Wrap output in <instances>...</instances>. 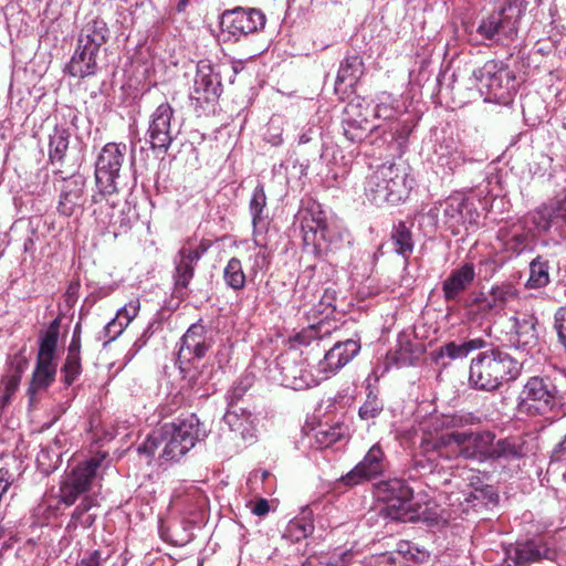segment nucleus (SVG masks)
I'll list each match as a JSON object with an SVG mask.
<instances>
[{"mask_svg":"<svg viewBox=\"0 0 566 566\" xmlns=\"http://www.w3.org/2000/svg\"><path fill=\"white\" fill-rule=\"evenodd\" d=\"M126 154L125 144L107 143L95 163V180L99 189L97 195L117 192V179Z\"/></svg>","mask_w":566,"mask_h":566,"instance_id":"13","label":"nucleus"},{"mask_svg":"<svg viewBox=\"0 0 566 566\" xmlns=\"http://www.w3.org/2000/svg\"><path fill=\"white\" fill-rule=\"evenodd\" d=\"M505 252L518 256L522 253L533 250V238L531 230L526 229L521 222L510 227H501L496 234Z\"/></svg>","mask_w":566,"mask_h":566,"instance_id":"27","label":"nucleus"},{"mask_svg":"<svg viewBox=\"0 0 566 566\" xmlns=\"http://www.w3.org/2000/svg\"><path fill=\"white\" fill-rule=\"evenodd\" d=\"M175 109L168 102L159 104L149 115L145 143L158 154H167L172 142L179 135V128L172 124Z\"/></svg>","mask_w":566,"mask_h":566,"instance_id":"11","label":"nucleus"},{"mask_svg":"<svg viewBox=\"0 0 566 566\" xmlns=\"http://www.w3.org/2000/svg\"><path fill=\"white\" fill-rule=\"evenodd\" d=\"M463 307L472 319L486 318L497 310L491 295L488 296L483 292H472L464 300Z\"/></svg>","mask_w":566,"mask_h":566,"instance_id":"41","label":"nucleus"},{"mask_svg":"<svg viewBox=\"0 0 566 566\" xmlns=\"http://www.w3.org/2000/svg\"><path fill=\"white\" fill-rule=\"evenodd\" d=\"M360 104L350 102L345 107L343 117L344 136L350 143H361L376 126L370 125L368 118L359 111Z\"/></svg>","mask_w":566,"mask_h":566,"instance_id":"29","label":"nucleus"},{"mask_svg":"<svg viewBox=\"0 0 566 566\" xmlns=\"http://www.w3.org/2000/svg\"><path fill=\"white\" fill-rule=\"evenodd\" d=\"M206 328L200 323L190 325L185 335L180 338V348H188L192 344L199 343L206 339Z\"/></svg>","mask_w":566,"mask_h":566,"instance_id":"57","label":"nucleus"},{"mask_svg":"<svg viewBox=\"0 0 566 566\" xmlns=\"http://www.w3.org/2000/svg\"><path fill=\"white\" fill-rule=\"evenodd\" d=\"M476 276L473 263L467 262L453 269L442 282V293L446 302L460 303L464 292Z\"/></svg>","mask_w":566,"mask_h":566,"instance_id":"23","label":"nucleus"},{"mask_svg":"<svg viewBox=\"0 0 566 566\" xmlns=\"http://www.w3.org/2000/svg\"><path fill=\"white\" fill-rule=\"evenodd\" d=\"M390 242L394 247V251L408 260L413 252L415 242L410 227L403 221H399L392 226L390 232Z\"/></svg>","mask_w":566,"mask_h":566,"instance_id":"40","label":"nucleus"},{"mask_svg":"<svg viewBox=\"0 0 566 566\" xmlns=\"http://www.w3.org/2000/svg\"><path fill=\"white\" fill-rule=\"evenodd\" d=\"M522 363L499 347L481 352L471 360L469 385L481 391H494L503 384L515 380Z\"/></svg>","mask_w":566,"mask_h":566,"instance_id":"1","label":"nucleus"},{"mask_svg":"<svg viewBox=\"0 0 566 566\" xmlns=\"http://www.w3.org/2000/svg\"><path fill=\"white\" fill-rule=\"evenodd\" d=\"M140 310V303L138 300H133L120 307L116 313V318L127 327L128 324L136 317Z\"/></svg>","mask_w":566,"mask_h":566,"instance_id":"61","label":"nucleus"},{"mask_svg":"<svg viewBox=\"0 0 566 566\" xmlns=\"http://www.w3.org/2000/svg\"><path fill=\"white\" fill-rule=\"evenodd\" d=\"M86 180L82 175H73L63 181L57 211L64 217L78 216L85 203Z\"/></svg>","mask_w":566,"mask_h":566,"instance_id":"22","label":"nucleus"},{"mask_svg":"<svg viewBox=\"0 0 566 566\" xmlns=\"http://www.w3.org/2000/svg\"><path fill=\"white\" fill-rule=\"evenodd\" d=\"M55 376L56 363L36 360L28 388L30 399H34L38 392L46 390L55 380Z\"/></svg>","mask_w":566,"mask_h":566,"instance_id":"35","label":"nucleus"},{"mask_svg":"<svg viewBox=\"0 0 566 566\" xmlns=\"http://www.w3.org/2000/svg\"><path fill=\"white\" fill-rule=\"evenodd\" d=\"M549 261L542 255L536 256L530 262V276L526 282L528 289H541L548 285Z\"/></svg>","mask_w":566,"mask_h":566,"instance_id":"44","label":"nucleus"},{"mask_svg":"<svg viewBox=\"0 0 566 566\" xmlns=\"http://www.w3.org/2000/svg\"><path fill=\"white\" fill-rule=\"evenodd\" d=\"M207 248L199 245L196 249L182 247L175 256L174 294L184 300L187 297L188 286L195 275V266L202 258Z\"/></svg>","mask_w":566,"mask_h":566,"instance_id":"19","label":"nucleus"},{"mask_svg":"<svg viewBox=\"0 0 566 566\" xmlns=\"http://www.w3.org/2000/svg\"><path fill=\"white\" fill-rule=\"evenodd\" d=\"M374 114L376 118L394 122L400 117H405L407 108L399 97L387 92H381L376 97Z\"/></svg>","mask_w":566,"mask_h":566,"instance_id":"34","label":"nucleus"},{"mask_svg":"<svg viewBox=\"0 0 566 566\" xmlns=\"http://www.w3.org/2000/svg\"><path fill=\"white\" fill-rule=\"evenodd\" d=\"M160 446H163L161 428L147 436L144 442L137 447V453L145 455L147 462H150Z\"/></svg>","mask_w":566,"mask_h":566,"instance_id":"53","label":"nucleus"},{"mask_svg":"<svg viewBox=\"0 0 566 566\" xmlns=\"http://www.w3.org/2000/svg\"><path fill=\"white\" fill-rule=\"evenodd\" d=\"M106 195H94L92 201L96 206L93 214L96 222L113 233L114 237L127 233L137 221V213L134 208L125 205L122 207L111 202Z\"/></svg>","mask_w":566,"mask_h":566,"instance_id":"14","label":"nucleus"},{"mask_svg":"<svg viewBox=\"0 0 566 566\" xmlns=\"http://www.w3.org/2000/svg\"><path fill=\"white\" fill-rule=\"evenodd\" d=\"M434 442L436 440H423L421 442V452L412 458L407 469L408 479L417 480L426 475L432 474L438 470L439 463L437 461V458L443 455L444 449L441 450L440 454L438 451H433L431 448L430 450H424L423 448V444Z\"/></svg>","mask_w":566,"mask_h":566,"instance_id":"31","label":"nucleus"},{"mask_svg":"<svg viewBox=\"0 0 566 566\" xmlns=\"http://www.w3.org/2000/svg\"><path fill=\"white\" fill-rule=\"evenodd\" d=\"M94 505L95 500L92 496L85 495L72 513L73 522L83 527L92 526L95 522V515L88 514V511Z\"/></svg>","mask_w":566,"mask_h":566,"instance_id":"49","label":"nucleus"},{"mask_svg":"<svg viewBox=\"0 0 566 566\" xmlns=\"http://www.w3.org/2000/svg\"><path fill=\"white\" fill-rule=\"evenodd\" d=\"M266 24L264 12L256 8L238 7L222 14L221 29L235 41L262 31Z\"/></svg>","mask_w":566,"mask_h":566,"instance_id":"16","label":"nucleus"},{"mask_svg":"<svg viewBox=\"0 0 566 566\" xmlns=\"http://www.w3.org/2000/svg\"><path fill=\"white\" fill-rule=\"evenodd\" d=\"M442 223L457 235L461 228L476 227L480 213L473 199L455 192L440 202Z\"/></svg>","mask_w":566,"mask_h":566,"instance_id":"15","label":"nucleus"},{"mask_svg":"<svg viewBox=\"0 0 566 566\" xmlns=\"http://www.w3.org/2000/svg\"><path fill=\"white\" fill-rule=\"evenodd\" d=\"M491 300L494 301L497 310L502 308L507 302L517 297V290L512 283H502L492 286L490 291Z\"/></svg>","mask_w":566,"mask_h":566,"instance_id":"51","label":"nucleus"},{"mask_svg":"<svg viewBox=\"0 0 566 566\" xmlns=\"http://www.w3.org/2000/svg\"><path fill=\"white\" fill-rule=\"evenodd\" d=\"M61 321L59 317L54 318L46 331L40 336L39 352L36 360L55 363V352L57 347L59 333Z\"/></svg>","mask_w":566,"mask_h":566,"instance_id":"38","label":"nucleus"},{"mask_svg":"<svg viewBox=\"0 0 566 566\" xmlns=\"http://www.w3.org/2000/svg\"><path fill=\"white\" fill-rule=\"evenodd\" d=\"M384 408L382 401L374 392H369L365 402L360 406L358 415L363 420H369L376 418Z\"/></svg>","mask_w":566,"mask_h":566,"instance_id":"54","label":"nucleus"},{"mask_svg":"<svg viewBox=\"0 0 566 566\" xmlns=\"http://www.w3.org/2000/svg\"><path fill=\"white\" fill-rule=\"evenodd\" d=\"M437 172L452 174L465 159L461 143L452 135L443 136L434 149Z\"/></svg>","mask_w":566,"mask_h":566,"instance_id":"24","label":"nucleus"},{"mask_svg":"<svg viewBox=\"0 0 566 566\" xmlns=\"http://www.w3.org/2000/svg\"><path fill=\"white\" fill-rule=\"evenodd\" d=\"M253 385V377L245 375L239 378L227 392L228 409H239L238 402Z\"/></svg>","mask_w":566,"mask_h":566,"instance_id":"48","label":"nucleus"},{"mask_svg":"<svg viewBox=\"0 0 566 566\" xmlns=\"http://www.w3.org/2000/svg\"><path fill=\"white\" fill-rule=\"evenodd\" d=\"M313 522L304 517L292 520L287 526L289 536L296 542L306 538L313 533Z\"/></svg>","mask_w":566,"mask_h":566,"instance_id":"52","label":"nucleus"},{"mask_svg":"<svg viewBox=\"0 0 566 566\" xmlns=\"http://www.w3.org/2000/svg\"><path fill=\"white\" fill-rule=\"evenodd\" d=\"M327 562H328V566H347L352 558H353V553L350 549H347V551H334L332 554H324Z\"/></svg>","mask_w":566,"mask_h":566,"instance_id":"64","label":"nucleus"},{"mask_svg":"<svg viewBox=\"0 0 566 566\" xmlns=\"http://www.w3.org/2000/svg\"><path fill=\"white\" fill-rule=\"evenodd\" d=\"M416 347L407 334H399L395 349L388 352L386 359L388 364L397 367L411 366L416 360Z\"/></svg>","mask_w":566,"mask_h":566,"instance_id":"37","label":"nucleus"},{"mask_svg":"<svg viewBox=\"0 0 566 566\" xmlns=\"http://www.w3.org/2000/svg\"><path fill=\"white\" fill-rule=\"evenodd\" d=\"M249 210L252 217V224L254 228L263 224L268 219L266 195L264 191V186L262 184H258V186L254 188L250 199Z\"/></svg>","mask_w":566,"mask_h":566,"instance_id":"45","label":"nucleus"},{"mask_svg":"<svg viewBox=\"0 0 566 566\" xmlns=\"http://www.w3.org/2000/svg\"><path fill=\"white\" fill-rule=\"evenodd\" d=\"M223 280L228 287L241 291L245 287V273L240 259L231 258L223 269Z\"/></svg>","mask_w":566,"mask_h":566,"instance_id":"46","label":"nucleus"},{"mask_svg":"<svg viewBox=\"0 0 566 566\" xmlns=\"http://www.w3.org/2000/svg\"><path fill=\"white\" fill-rule=\"evenodd\" d=\"M335 332H338V328L336 326H332L329 322L322 319L316 324H312L306 328H303L300 333L295 335L294 339L298 344L307 346L313 340H324Z\"/></svg>","mask_w":566,"mask_h":566,"instance_id":"43","label":"nucleus"},{"mask_svg":"<svg viewBox=\"0 0 566 566\" xmlns=\"http://www.w3.org/2000/svg\"><path fill=\"white\" fill-rule=\"evenodd\" d=\"M472 77L485 102L507 104L516 90L515 74L502 61H486L472 72Z\"/></svg>","mask_w":566,"mask_h":566,"instance_id":"5","label":"nucleus"},{"mask_svg":"<svg viewBox=\"0 0 566 566\" xmlns=\"http://www.w3.org/2000/svg\"><path fill=\"white\" fill-rule=\"evenodd\" d=\"M222 91L220 74L209 62L200 61L197 65L193 90L190 93V99L195 102L196 107L203 108L205 104L216 103Z\"/></svg>","mask_w":566,"mask_h":566,"instance_id":"17","label":"nucleus"},{"mask_svg":"<svg viewBox=\"0 0 566 566\" xmlns=\"http://www.w3.org/2000/svg\"><path fill=\"white\" fill-rule=\"evenodd\" d=\"M283 128L279 118H272L264 134V140L272 146H280L283 144Z\"/></svg>","mask_w":566,"mask_h":566,"instance_id":"60","label":"nucleus"},{"mask_svg":"<svg viewBox=\"0 0 566 566\" xmlns=\"http://www.w3.org/2000/svg\"><path fill=\"white\" fill-rule=\"evenodd\" d=\"M525 10V0H505L499 10L481 20L476 33L493 42L513 40Z\"/></svg>","mask_w":566,"mask_h":566,"instance_id":"8","label":"nucleus"},{"mask_svg":"<svg viewBox=\"0 0 566 566\" xmlns=\"http://www.w3.org/2000/svg\"><path fill=\"white\" fill-rule=\"evenodd\" d=\"M61 373L62 380L66 386H71L82 373L80 325H76L74 328L73 336L67 348L66 359L61 368Z\"/></svg>","mask_w":566,"mask_h":566,"instance_id":"32","label":"nucleus"},{"mask_svg":"<svg viewBox=\"0 0 566 566\" xmlns=\"http://www.w3.org/2000/svg\"><path fill=\"white\" fill-rule=\"evenodd\" d=\"M285 377L286 379H292V386L296 389L311 387L312 385L316 384V380L313 378V376L307 370L302 368L298 370L287 369Z\"/></svg>","mask_w":566,"mask_h":566,"instance_id":"58","label":"nucleus"},{"mask_svg":"<svg viewBox=\"0 0 566 566\" xmlns=\"http://www.w3.org/2000/svg\"><path fill=\"white\" fill-rule=\"evenodd\" d=\"M303 241L316 256H323L342 247L344 234L335 224L328 223L322 211L311 212L302 221Z\"/></svg>","mask_w":566,"mask_h":566,"instance_id":"9","label":"nucleus"},{"mask_svg":"<svg viewBox=\"0 0 566 566\" xmlns=\"http://www.w3.org/2000/svg\"><path fill=\"white\" fill-rule=\"evenodd\" d=\"M209 348L210 344L207 342V338L199 343L192 344L188 348H179L178 360L182 363L190 361L193 358L201 359L206 356Z\"/></svg>","mask_w":566,"mask_h":566,"instance_id":"56","label":"nucleus"},{"mask_svg":"<svg viewBox=\"0 0 566 566\" xmlns=\"http://www.w3.org/2000/svg\"><path fill=\"white\" fill-rule=\"evenodd\" d=\"M485 346L486 340L481 337L471 338L461 344H458L455 342H449L443 346L439 347V349L437 350V357H448L451 360L463 359L468 357L470 353L478 349H482Z\"/></svg>","mask_w":566,"mask_h":566,"instance_id":"39","label":"nucleus"},{"mask_svg":"<svg viewBox=\"0 0 566 566\" xmlns=\"http://www.w3.org/2000/svg\"><path fill=\"white\" fill-rule=\"evenodd\" d=\"M413 491L402 479L380 481L375 485V496L384 502L380 515L391 521H405L408 515V503Z\"/></svg>","mask_w":566,"mask_h":566,"instance_id":"12","label":"nucleus"},{"mask_svg":"<svg viewBox=\"0 0 566 566\" xmlns=\"http://www.w3.org/2000/svg\"><path fill=\"white\" fill-rule=\"evenodd\" d=\"M71 133L67 127L56 125L49 137V158L52 164H62L70 145Z\"/></svg>","mask_w":566,"mask_h":566,"instance_id":"42","label":"nucleus"},{"mask_svg":"<svg viewBox=\"0 0 566 566\" xmlns=\"http://www.w3.org/2000/svg\"><path fill=\"white\" fill-rule=\"evenodd\" d=\"M496 436L491 430H464L453 431L448 434H442L436 439L434 443L423 444L424 450L438 451L446 449L450 444H455L458 448V455L465 459L485 463L491 461L493 441Z\"/></svg>","mask_w":566,"mask_h":566,"instance_id":"4","label":"nucleus"},{"mask_svg":"<svg viewBox=\"0 0 566 566\" xmlns=\"http://www.w3.org/2000/svg\"><path fill=\"white\" fill-rule=\"evenodd\" d=\"M531 221L541 233L563 237L566 228V196L537 208L532 212Z\"/></svg>","mask_w":566,"mask_h":566,"instance_id":"21","label":"nucleus"},{"mask_svg":"<svg viewBox=\"0 0 566 566\" xmlns=\"http://www.w3.org/2000/svg\"><path fill=\"white\" fill-rule=\"evenodd\" d=\"M481 417L474 412L460 410L451 415H444L442 426L446 428H464L481 423Z\"/></svg>","mask_w":566,"mask_h":566,"instance_id":"47","label":"nucleus"},{"mask_svg":"<svg viewBox=\"0 0 566 566\" xmlns=\"http://www.w3.org/2000/svg\"><path fill=\"white\" fill-rule=\"evenodd\" d=\"M30 359V352L27 346L23 345L19 348L11 347L7 354L4 371L1 377L2 381H15L17 386H20L21 377L28 369Z\"/></svg>","mask_w":566,"mask_h":566,"instance_id":"33","label":"nucleus"},{"mask_svg":"<svg viewBox=\"0 0 566 566\" xmlns=\"http://www.w3.org/2000/svg\"><path fill=\"white\" fill-rule=\"evenodd\" d=\"M412 189V179L406 168L395 163L377 166L365 179L366 198L376 206L403 202Z\"/></svg>","mask_w":566,"mask_h":566,"instance_id":"3","label":"nucleus"},{"mask_svg":"<svg viewBox=\"0 0 566 566\" xmlns=\"http://www.w3.org/2000/svg\"><path fill=\"white\" fill-rule=\"evenodd\" d=\"M386 471V458L381 447L375 443L349 472L340 478V483L355 486L381 476Z\"/></svg>","mask_w":566,"mask_h":566,"instance_id":"18","label":"nucleus"},{"mask_svg":"<svg viewBox=\"0 0 566 566\" xmlns=\"http://www.w3.org/2000/svg\"><path fill=\"white\" fill-rule=\"evenodd\" d=\"M532 452L526 438L522 436H510L493 441L490 462H513L522 460Z\"/></svg>","mask_w":566,"mask_h":566,"instance_id":"28","label":"nucleus"},{"mask_svg":"<svg viewBox=\"0 0 566 566\" xmlns=\"http://www.w3.org/2000/svg\"><path fill=\"white\" fill-rule=\"evenodd\" d=\"M360 350L357 339L337 340L329 348L324 358L318 363V368L324 374H334L347 365Z\"/></svg>","mask_w":566,"mask_h":566,"instance_id":"25","label":"nucleus"},{"mask_svg":"<svg viewBox=\"0 0 566 566\" xmlns=\"http://www.w3.org/2000/svg\"><path fill=\"white\" fill-rule=\"evenodd\" d=\"M335 302H336L335 290L325 289L319 303L315 306L316 312H318L319 314H325V316H328L336 308Z\"/></svg>","mask_w":566,"mask_h":566,"instance_id":"62","label":"nucleus"},{"mask_svg":"<svg viewBox=\"0 0 566 566\" xmlns=\"http://www.w3.org/2000/svg\"><path fill=\"white\" fill-rule=\"evenodd\" d=\"M562 405L557 386L548 376H533L517 397V410L527 416H543Z\"/></svg>","mask_w":566,"mask_h":566,"instance_id":"7","label":"nucleus"},{"mask_svg":"<svg viewBox=\"0 0 566 566\" xmlns=\"http://www.w3.org/2000/svg\"><path fill=\"white\" fill-rule=\"evenodd\" d=\"M342 437L339 427H331L323 428L321 427L316 433L315 439L316 442L321 446V448H327L337 442Z\"/></svg>","mask_w":566,"mask_h":566,"instance_id":"59","label":"nucleus"},{"mask_svg":"<svg viewBox=\"0 0 566 566\" xmlns=\"http://www.w3.org/2000/svg\"><path fill=\"white\" fill-rule=\"evenodd\" d=\"M412 128L413 125L409 117H400L399 119L394 120V124L390 127V133L392 139H395L398 143L399 147H402L407 144L409 135L412 132Z\"/></svg>","mask_w":566,"mask_h":566,"instance_id":"55","label":"nucleus"},{"mask_svg":"<svg viewBox=\"0 0 566 566\" xmlns=\"http://www.w3.org/2000/svg\"><path fill=\"white\" fill-rule=\"evenodd\" d=\"M364 73V63L359 55L346 56L339 65L338 73L335 81V91L345 84L347 87L353 88Z\"/></svg>","mask_w":566,"mask_h":566,"instance_id":"36","label":"nucleus"},{"mask_svg":"<svg viewBox=\"0 0 566 566\" xmlns=\"http://www.w3.org/2000/svg\"><path fill=\"white\" fill-rule=\"evenodd\" d=\"M469 486L472 488L478 494H474V499L486 497L492 500L495 496L493 488L489 484L483 483L479 475H472L469 479Z\"/></svg>","mask_w":566,"mask_h":566,"instance_id":"63","label":"nucleus"},{"mask_svg":"<svg viewBox=\"0 0 566 566\" xmlns=\"http://www.w3.org/2000/svg\"><path fill=\"white\" fill-rule=\"evenodd\" d=\"M109 36L111 31L103 19H90L80 31L75 51L65 66V72L78 78L95 75L99 70L101 52Z\"/></svg>","mask_w":566,"mask_h":566,"instance_id":"2","label":"nucleus"},{"mask_svg":"<svg viewBox=\"0 0 566 566\" xmlns=\"http://www.w3.org/2000/svg\"><path fill=\"white\" fill-rule=\"evenodd\" d=\"M104 459V455L92 457L66 473L60 484V502L71 506L80 496L85 495L92 489Z\"/></svg>","mask_w":566,"mask_h":566,"instance_id":"10","label":"nucleus"},{"mask_svg":"<svg viewBox=\"0 0 566 566\" xmlns=\"http://www.w3.org/2000/svg\"><path fill=\"white\" fill-rule=\"evenodd\" d=\"M233 438H240L244 443H253L256 439L255 417L244 408L228 409L223 416Z\"/></svg>","mask_w":566,"mask_h":566,"instance_id":"30","label":"nucleus"},{"mask_svg":"<svg viewBox=\"0 0 566 566\" xmlns=\"http://www.w3.org/2000/svg\"><path fill=\"white\" fill-rule=\"evenodd\" d=\"M161 428L163 450L160 457L166 461H179L205 436L200 421L195 413Z\"/></svg>","mask_w":566,"mask_h":566,"instance_id":"6","label":"nucleus"},{"mask_svg":"<svg viewBox=\"0 0 566 566\" xmlns=\"http://www.w3.org/2000/svg\"><path fill=\"white\" fill-rule=\"evenodd\" d=\"M111 557L109 548L91 549L80 556L75 566H105Z\"/></svg>","mask_w":566,"mask_h":566,"instance_id":"50","label":"nucleus"},{"mask_svg":"<svg viewBox=\"0 0 566 566\" xmlns=\"http://www.w3.org/2000/svg\"><path fill=\"white\" fill-rule=\"evenodd\" d=\"M556 552L539 538H531L511 544L505 548V559L514 566H530L543 559H554Z\"/></svg>","mask_w":566,"mask_h":566,"instance_id":"20","label":"nucleus"},{"mask_svg":"<svg viewBox=\"0 0 566 566\" xmlns=\"http://www.w3.org/2000/svg\"><path fill=\"white\" fill-rule=\"evenodd\" d=\"M510 344L526 354L537 345V319L533 315L523 314L511 317Z\"/></svg>","mask_w":566,"mask_h":566,"instance_id":"26","label":"nucleus"}]
</instances>
